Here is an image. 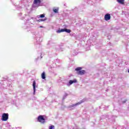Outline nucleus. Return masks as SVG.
<instances>
[{
    "label": "nucleus",
    "mask_w": 129,
    "mask_h": 129,
    "mask_svg": "<svg viewBox=\"0 0 129 129\" xmlns=\"http://www.w3.org/2000/svg\"><path fill=\"white\" fill-rule=\"evenodd\" d=\"M43 56L42 55V53H41L40 56H38L37 58H35V61H37L38 60H41Z\"/></svg>",
    "instance_id": "412c9836"
},
{
    "label": "nucleus",
    "mask_w": 129,
    "mask_h": 129,
    "mask_svg": "<svg viewBox=\"0 0 129 129\" xmlns=\"http://www.w3.org/2000/svg\"><path fill=\"white\" fill-rule=\"evenodd\" d=\"M37 121L40 122L42 124H44L46 122V119L44 117V115H40L37 117Z\"/></svg>",
    "instance_id": "0eeeda50"
},
{
    "label": "nucleus",
    "mask_w": 129,
    "mask_h": 129,
    "mask_svg": "<svg viewBox=\"0 0 129 129\" xmlns=\"http://www.w3.org/2000/svg\"><path fill=\"white\" fill-rule=\"evenodd\" d=\"M72 56H76L77 55H78V52L77 51V50H74L73 51H72Z\"/></svg>",
    "instance_id": "dca6fc26"
},
{
    "label": "nucleus",
    "mask_w": 129,
    "mask_h": 129,
    "mask_svg": "<svg viewBox=\"0 0 129 129\" xmlns=\"http://www.w3.org/2000/svg\"><path fill=\"white\" fill-rule=\"evenodd\" d=\"M21 19L25 20V21H26L22 25L23 29L27 30V32H29V31H31L30 25H33V23H32V21H31V20H34V18L31 17L28 15H25V16L22 17Z\"/></svg>",
    "instance_id": "f257e3e1"
},
{
    "label": "nucleus",
    "mask_w": 129,
    "mask_h": 129,
    "mask_svg": "<svg viewBox=\"0 0 129 129\" xmlns=\"http://www.w3.org/2000/svg\"><path fill=\"white\" fill-rule=\"evenodd\" d=\"M70 35L71 37H76V34H75V33H70Z\"/></svg>",
    "instance_id": "bb28decb"
},
{
    "label": "nucleus",
    "mask_w": 129,
    "mask_h": 129,
    "mask_svg": "<svg viewBox=\"0 0 129 129\" xmlns=\"http://www.w3.org/2000/svg\"><path fill=\"white\" fill-rule=\"evenodd\" d=\"M50 73H54V71H51Z\"/></svg>",
    "instance_id": "4c0bfd02"
},
{
    "label": "nucleus",
    "mask_w": 129,
    "mask_h": 129,
    "mask_svg": "<svg viewBox=\"0 0 129 129\" xmlns=\"http://www.w3.org/2000/svg\"><path fill=\"white\" fill-rule=\"evenodd\" d=\"M41 3H42V0H34L32 8L33 9H37V8L41 7Z\"/></svg>",
    "instance_id": "39448f33"
},
{
    "label": "nucleus",
    "mask_w": 129,
    "mask_h": 129,
    "mask_svg": "<svg viewBox=\"0 0 129 129\" xmlns=\"http://www.w3.org/2000/svg\"><path fill=\"white\" fill-rule=\"evenodd\" d=\"M113 128L115 129H126V127H125L124 126H118L117 127L113 126Z\"/></svg>",
    "instance_id": "f3484780"
},
{
    "label": "nucleus",
    "mask_w": 129,
    "mask_h": 129,
    "mask_svg": "<svg viewBox=\"0 0 129 129\" xmlns=\"http://www.w3.org/2000/svg\"><path fill=\"white\" fill-rule=\"evenodd\" d=\"M68 96V94H67V93H65L63 96V98H62V100H64L66 99V97H67Z\"/></svg>",
    "instance_id": "b1692460"
},
{
    "label": "nucleus",
    "mask_w": 129,
    "mask_h": 129,
    "mask_svg": "<svg viewBox=\"0 0 129 129\" xmlns=\"http://www.w3.org/2000/svg\"><path fill=\"white\" fill-rule=\"evenodd\" d=\"M128 128H129V125H128V127H127Z\"/></svg>",
    "instance_id": "ea45409f"
},
{
    "label": "nucleus",
    "mask_w": 129,
    "mask_h": 129,
    "mask_svg": "<svg viewBox=\"0 0 129 129\" xmlns=\"http://www.w3.org/2000/svg\"><path fill=\"white\" fill-rule=\"evenodd\" d=\"M6 81L7 82H10L11 83V82H12V80L11 79H10L9 78H7V80H6Z\"/></svg>",
    "instance_id": "c85d7f7f"
},
{
    "label": "nucleus",
    "mask_w": 129,
    "mask_h": 129,
    "mask_svg": "<svg viewBox=\"0 0 129 129\" xmlns=\"http://www.w3.org/2000/svg\"><path fill=\"white\" fill-rule=\"evenodd\" d=\"M40 28H44V26H40Z\"/></svg>",
    "instance_id": "e433bc0d"
},
{
    "label": "nucleus",
    "mask_w": 129,
    "mask_h": 129,
    "mask_svg": "<svg viewBox=\"0 0 129 129\" xmlns=\"http://www.w3.org/2000/svg\"><path fill=\"white\" fill-rule=\"evenodd\" d=\"M110 18H111V16L110 14L107 13L105 15V16H104L105 21H109V20H110Z\"/></svg>",
    "instance_id": "2eb2a0df"
},
{
    "label": "nucleus",
    "mask_w": 129,
    "mask_h": 129,
    "mask_svg": "<svg viewBox=\"0 0 129 129\" xmlns=\"http://www.w3.org/2000/svg\"><path fill=\"white\" fill-rule=\"evenodd\" d=\"M55 49L56 51H64V48L62 47V45H56L55 46Z\"/></svg>",
    "instance_id": "4468645a"
},
{
    "label": "nucleus",
    "mask_w": 129,
    "mask_h": 129,
    "mask_svg": "<svg viewBox=\"0 0 129 129\" xmlns=\"http://www.w3.org/2000/svg\"><path fill=\"white\" fill-rule=\"evenodd\" d=\"M45 14H41L40 15H38L37 16V18H38V19H43V18H45Z\"/></svg>",
    "instance_id": "6ab92c4d"
},
{
    "label": "nucleus",
    "mask_w": 129,
    "mask_h": 129,
    "mask_svg": "<svg viewBox=\"0 0 129 129\" xmlns=\"http://www.w3.org/2000/svg\"><path fill=\"white\" fill-rule=\"evenodd\" d=\"M32 34L34 38L35 44L38 45V46H40V44H41V42H42V37H41V34L38 31L33 32Z\"/></svg>",
    "instance_id": "7ed1b4c3"
},
{
    "label": "nucleus",
    "mask_w": 129,
    "mask_h": 129,
    "mask_svg": "<svg viewBox=\"0 0 129 129\" xmlns=\"http://www.w3.org/2000/svg\"><path fill=\"white\" fill-rule=\"evenodd\" d=\"M64 32L68 33V34H70V33H71V30L68 29L67 28H62L61 29L59 28L57 30H56V33L58 34H60V33H63Z\"/></svg>",
    "instance_id": "6e6552de"
},
{
    "label": "nucleus",
    "mask_w": 129,
    "mask_h": 129,
    "mask_svg": "<svg viewBox=\"0 0 129 129\" xmlns=\"http://www.w3.org/2000/svg\"><path fill=\"white\" fill-rule=\"evenodd\" d=\"M55 126L54 125H50L48 127V129H54Z\"/></svg>",
    "instance_id": "393cba45"
},
{
    "label": "nucleus",
    "mask_w": 129,
    "mask_h": 129,
    "mask_svg": "<svg viewBox=\"0 0 129 129\" xmlns=\"http://www.w3.org/2000/svg\"><path fill=\"white\" fill-rule=\"evenodd\" d=\"M83 102H84V99L81 100L80 102H79L76 104L71 105L69 106L68 107V108H72V107H75V106H77V105H79L81 104V103H83Z\"/></svg>",
    "instance_id": "9d476101"
},
{
    "label": "nucleus",
    "mask_w": 129,
    "mask_h": 129,
    "mask_svg": "<svg viewBox=\"0 0 129 129\" xmlns=\"http://www.w3.org/2000/svg\"><path fill=\"white\" fill-rule=\"evenodd\" d=\"M125 102H126V100H124L122 101V103H125Z\"/></svg>",
    "instance_id": "7c9ffc66"
},
{
    "label": "nucleus",
    "mask_w": 129,
    "mask_h": 129,
    "mask_svg": "<svg viewBox=\"0 0 129 129\" xmlns=\"http://www.w3.org/2000/svg\"><path fill=\"white\" fill-rule=\"evenodd\" d=\"M120 5H124V0H116Z\"/></svg>",
    "instance_id": "aec40b11"
},
{
    "label": "nucleus",
    "mask_w": 129,
    "mask_h": 129,
    "mask_svg": "<svg viewBox=\"0 0 129 129\" xmlns=\"http://www.w3.org/2000/svg\"><path fill=\"white\" fill-rule=\"evenodd\" d=\"M0 129H1V126H0Z\"/></svg>",
    "instance_id": "a19ab883"
},
{
    "label": "nucleus",
    "mask_w": 129,
    "mask_h": 129,
    "mask_svg": "<svg viewBox=\"0 0 129 129\" xmlns=\"http://www.w3.org/2000/svg\"><path fill=\"white\" fill-rule=\"evenodd\" d=\"M59 59H56L54 60V64H56V63H58L59 62Z\"/></svg>",
    "instance_id": "a878e982"
},
{
    "label": "nucleus",
    "mask_w": 129,
    "mask_h": 129,
    "mask_svg": "<svg viewBox=\"0 0 129 129\" xmlns=\"http://www.w3.org/2000/svg\"><path fill=\"white\" fill-rule=\"evenodd\" d=\"M50 42H51V41H50L48 42V45L50 44Z\"/></svg>",
    "instance_id": "58836bf2"
},
{
    "label": "nucleus",
    "mask_w": 129,
    "mask_h": 129,
    "mask_svg": "<svg viewBox=\"0 0 129 129\" xmlns=\"http://www.w3.org/2000/svg\"><path fill=\"white\" fill-rule=\"evenodd\" d=\"M32 86L33 89V95H35V94H36V88H38V84L36 83V81H33Z\"/></svg>",
    "instance_id": "9b49d317"
},
{
    "label": "nucleus",
    "mask_w": 129,
    "mask_h": 129,
    "mask_svg": "<svg viewBox=\"0 0 129 129\" xmlns=\"http://www.w3.org/2000/svg\"><path fill=\"white\" fill-rule=\"evenodd\" d=\"M80 9H84V5H82L80 6Z\"/></svg>",
    "instance_id": "c756f323"
},
{
    "label": "nucleus",
    "mask_w": 129,
    "mask_h": 129,
    "mask_svg": "<svg viewBox=\"0 0 129 129\" xmlns=\"http://www.w3.org/2000/svg\"><path fill=\"white\" fill-rule=\"evenodd\" d=\"M53 12L55 14H58V13H59V8H54L53 9Z\"/></svg>",
    "instance_id": "a211bd4d"
},
{
    "label": "nucleus",
    "mask_w": 129,
    "mask_h": 129,
    "mask_svg": "<svg viewBox=\"0 0 129 129\" xmlns=\"http://www.w3.org/2000/svg\"><path fill=\"white\" fill-rule=\"evenodd\" d=\"M108 45H109V46H111V43L110 42H108Z\"/></svg>",
    "instance_id": "2f4dec72"
},
{
    "label": "nucleus",
    "mask_w": 129,
    "mask_h": 129,
    "mask_svg": "<svg viewBox=\"0 0 129 129\" xmlns=\"http://www.w3.org/2000/svg\"><path fill=\"white\" fill-rule=\"evenodd\" d=\"M116 117V116H109L106 114L105 115H103L101 117L100 120H102V119H106V120H109L112 123H114V121H115V118Z\"/></svg>",
    "instance_id": "20e7f679"
},
{
    "label": "nucleus",
    "mask_w": 129,
    "mask_h": 129,
    "mask_svg": "<svg viewBox=\"0 0 129 129\" xmlns=\"http://www.w3.org/2000/svg\"><path fill=\"white\" fill-rule=\"evenodd\" d=\"M41 78L42 79H46V73H45V72H43L41 74Z\"/></svg>",
    "instance_id": "4be33fe9"
},
{
    "label": "nucleus",
    "mask_w": 129,
    "mask_h": 129,
    "mask_svg": "<svg viewBox=\"0 0 129 129\" xmlns=\"http://www.w3.org/2000/svg\"><path fill=\"white\" fill-rule=\"evenodd\" d=\"M97 0H84L85 3L88 4V5H91L93 6V4L95 3V1Z\"/></svg>",
    "instance_id": "ddd939ff"
},
{
    "label": "nucleus",
    "mask_w": 129,
    "mask_h": 129,
    "mask_svg": "<svg viewBox=\"0 0 129 129\" xmlns=\"http://www.w3.org/2000/svg\"><path fill=\"white\" fill-rule=\"evenodd\" d=\"M45 21H47V18L45 17L44 19H39L37 20V22H45Z\"/></svg>",
    "instance_id": "5701e85b"
},
{
    "label": "nucleus",
    "mask_w": 129,
    "mask_h": 129,
    "mask_svg": "<svg viewBox=\"0 0 129 129\" xmlns=\"http://www.w3.org/2000/svg\"><path fill=\"white\" fill-rule=\"evenodd\" d=\"M8 119H9V113H4L2 114V120H3V121H7Z\"/></svg>",
    "instance_id": "1a4fd4ad"
},
{
    "label": "nucleus",
    "mask_w": 129,
    "mask_h": 129,
    "mask_svg": "<svg viewBox=\"0 0 129 129\" xmlns=\"http://www.w3.org/2000/svg\"><path fill=\"white\" fill-rule=\"evenodd\" d=\"M73 83H77V80H76V79H74L73 80H70L69 82L67 83V86H70L71 85H72Z\"/></svg>",
    "instance_id": "f8f14e48"
},
{
    "label": "nucleus",
    "mask_w": 129,
    "mask_h": 129,
    "mask_svg": "<svg viewBox=\"0 0 129 129\" xmlns=\"http://www.w3.org/2000/svg\"><path fill=\"white\" fill-rule=\"evenodd\" d=\"M23 15V14H22V13H20L19 14V16H20V17H22V15Z\"/></svg>",
    "instance_id": "473e14b6"
},
{
    "label": "nucleus",
    "mask_w": 129,
    "mask_h": 129,
    "mask_svg": "<svg viewBox=\"0 0 129 129\" xmlns=\"http://www.w3.org/2000/svg\"><path fill=\"white\" fill-rule=\"evenodd\" d=\"M11 2L13 5H14V6L15 7L16 10H17L18 11H21L22 9L24 8H27V7L29 6V5L28 4V1L27 0H21V5H20L17 4V3L14 4V3H13L12 1H11ZM26 3H27V4H26Z\"/></svg>",
    "instance_id": "f03ea898"
},
{
    "label": "nucleus",
    "mask_w": 129,
    "mask_h": 129,
    "mask_svg": "<svg viewBox=\"0 0 129 129\" xmlns=\"http://www.w3.org/2000/svg\"><path fill=\"white\" fill-rule=\"evenodd\" d=\"M72 129H79V128L77 127L76 128L73 127Z\"/></svg>",
    "instance_id": "f704fd0d"
},
{
    "label": "nucleus",
    "mask_w": 129,
    "mask_h": 129,
    "mask_svg": "<svg viewBox=\"0 0 129 129\" xmlns=\"http://www.w3.org/2000/svg\"><path fill=\"white\" fill-rule=\"evenodd\" d=\"M107 37L108 40H110V38H111V35H110V34H108Z\"/></svg>",
    "instance_id": "cd10ccee"
},
{
    "label": "nucleus",
    "mask_w": 129,
    "mask_h": 129,
    "mask_svg": "<svg viewBox=\"0 0 129 129\" xmlns=\"http://www.w3.org/2000/svg\"><path fill=\"white\" fill-rule=\"evenodd\" d=\"M7 85H8V86H10V85H11V84H10V83H8V84H7Z\"/></svg>",
    "instance_id": "72a5a7b5"
},
{
    "label": "nucleus",
    "mask_w": 129,
    "mask_h": 129,
    "mask_svg": "<svg viewBox=\"0 0 129 129\" xmlns=\"http://www.w3.org/2000/svg\"><path fill=\"white\" fill-rule=\"evenodd\" d=\"M82 67H78L76 68L75 71L77 72V74H78V75H84V74H85L86 71L83 70H82Z\"/></svg>",
    "instance_id": "423d86ee"
},
{
    "label": "nucleus",
    "mask_w": 129,
    "mask_h": 129,
    "mask_svg": "<svg viewBox=\"0 0 129 129\" xmlns=\"http://www.w3.org/2000/svg\"><path fill=\"white\" fill-rule=\"evenodd\" d=\"M63 27H64V28H66V27H67V26L66 25H64Z\"/></svg>",
    "instance_id": "c9c22d12"
}]
</instances>
